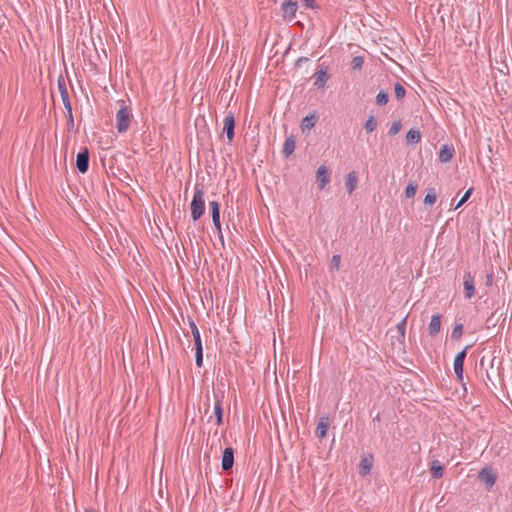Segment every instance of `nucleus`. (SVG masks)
<instances>
[{"label":"nucleus","instance_id":"38","mask_svg":"<svg viewBox=\"0 0 512 512\" xmlns=\"http://www.w3.org/2000/svg\"><path fill=\"white\" fill-rule=\"evenodd\" d=\"M62 102L67 111V114L72 113V106H71L70 98L63 100Z\"/></svg>","mask_w":512,"mask_h":512},{"label":"nucleus","instance_id":"2","mask_svg":"<svg viewBox=\"0 0 512 512\" xmlns=\"http://www.w3.org/2000/svg\"><path fill=\"white\" fill-rule=\"evenodd\" d=\"M191 216L194 221L200 219L205 211V199L203 188L199 185L194 187V195L190 204Z\"/></svg>","mask_w":512,"mask_h":512},{"label":"nucleus","instance_id":"44","mask_svg":"<svg viewBox=\"0 0 512 512\" xmlns=\"http://www.w3.org/2000/svg\"><path fill=\"white\" fill-rule=\"evenodd\" d=\"M493 316H494V313L490 317H488V319H487L488 323L492 320Z\"/></svg>","mask_w":512,"mask_h":512},{"label":"nucleus","instance_id":"15","mask_svg":"<svg viewBox=\"0 0 512 512\" xmlns=\"http://www.w3.org/2000/svg\"><path fill=\"white\" fill-rule=\"evenodd\" d=\"M373 465V457L370 455L369 457H363L359 464V470L361 475H367Z\"/></svg>","mask_w":512,"mask_h":512},{"label":"nucleus","instance_id":"41","mask_svg":"<svg viewBox=\"0 0 512 512\" xmlns=\"http://www.w3.org/2000/svg\"><path fill=\"white\" fill-rule=\"evenodd\" d=\"M485 284L487 286H492V284H493V273H488L486 275V282H485Z\"/></svg>","mask_w":512,"mask_h":512},{"label":"nucleus","instance_id":"28","mask_svg":"<svg viewBox=\"0 0 512 512\" xmlns=\"http://www.w3.org/2000/svg\"><path fill=\"white\" fill-rule=\"evenodd\" d=\"M394 91H395V96L398 100H401L405 97L406 90L400 83L397 82L395 84Z\"/></svg>","mask_w":512,"mask_h":512},{"label":"nucleus","instance_id":"30","mask_svg":"<svg viewBox=\"0 0 512 512\" xmlns=\"http://www.w3.org/2000/svg\"><path fill=\"white\" fill-rule=\"evenodd\" d=\"M364 59L362 56H355L351 61V67L354 70H360L363 66Z\"/></svg>","mask_w":512,"mask_h":512},{"label":"nucleus","instance_id":"12","mask_svg":"<svg viewBox=\"0 0 512 512\" xmlns=\"http://www.w3.org/2000/svg\"><path fill=\"white\" fill-rule=\"evenodd\" d=\"M358 174L356 171H351L346 176L345 186L349 194L353 193L357 188Z\"/></svg>","mask_w":512,"mask_h":512},{"label":"nucleus","instance_id":"43","mask_svg":"<svg viewBox=\"0 0 512 512\" xmlns=\"http://www.w3.org/2000/svg\"><path fill=\"white\" fill-rule=\"evenodd\" d=\"M189 325H190V328H191V332H193L194 329L197 328V326H196V324H195V322L193 320H190Z\"/></svg>","mask_w":512,"mask_h":512},{"label":"nucleus","instance_id":"17","mask_svg":"<svg viewBox=\"0 0 512 512\" xmlns=\"http://www.w3.org/2000/svg\"><path fill=\"white\" fill-rule=\"evenodd\" d=\"M295 150V139L293 136L288 137L283 145L282 153L284 157H289Z\"/></svg>","mask_w":512,"mask_h":512},{"label":"nucleus","instance_id":"7","mask_svg":"<svg viewBox=\"0 0 512 512\" xmlns=\"http://www.w3.org/2000/svg\"><path fill=\"white\" fill-rule=\"evenodd\" d=\"M234 464V449L227 447L223 451L221 467L224 471H228L233 467Z\"/></svg>","mask_w":512,"mask_h":512},{"label":"nucleus","instance_id":"13","mask_svg":"<svg viewBox=\"0 0 512 512\" xmlns=\"http://www.w3.org/2000/svg\"><path fill=\"white\" fill-rule=\"evenodd\" d=\"M329 427V418L321 417L315 430V435L322 439L326 436L327 429Z\"/></svg>","mask_w":512,"mask_h":512},{"label":"nucleus","instance_id":"11","mask_svg":"<svg viewBox=\"0 0 512 512\" xmlns=\"http://www.w3.org/2000/svg\"><path fill=\"white\" fill-rule=\"evenodd\" d=\"M315 82L314 85L318 88L323 87L326 82L329 79L327 67H321L316 73H315Z\"/></svg>","mask_w":512,"mask_h":512},{"label":"nucleus","instance_id":"42","mask_svg":"<svg viewBox=\"0 0 512 512\" xmlns=\"http://www.w3.org/2000/svg\"><path fill=\"white\" fill-rule=\"evenodd\" d=\"M192 335H193V339L200 337V332H199L198 328L194 329V331L192 332Z\"/></svg>","mask_w":512,"mask_h":512},{"label":"nucleus","instance_id":"33","mask_svg":"<svg viewBox=\"0 0 512 512\" xmlns=\"http://www.w3.org/2000/svg\"><path fill=\"white\" fill-rule=\"evenodd\" d=\"M471 193H472V188L468 189L465 192V194L463 195V197L460 198L459 202L454 206V210L461 207L469 199V197L471 196Z\"/></svg>","mask_w":512,"mask_h":512},{"label":"nucleus","instance_id":"5","mask_svg":"<svg viewBox=\"0 0 512 512\" xmlns=\"http://www.w3.org/2000/svg\"><path fill=\"white\" fill-rule=\"evenodd\" d=\"M76 167L79 172L86 173L89 169V151L84 148L77 154Z\"/></svg>","mask_w":512,"mask_h":512},{"label":"nucleus","instance_id":"40","mask_svg":"<svg viewBox=\"0 0 512 512\" xmlns=\"http://www.w3.org/2000/svg\"><path fill=\"white\" fill-rule=\"evenodd\" d=\"M213 224L215 228L217 229L218 233L221 234V223H220V216L218 218H212Z\"/></svg>","mask_w":512,"mask_h":512},{"label":"nucleus","instance_id":"27","mask_svg":"<svg viewBox=\"0 0 512 512\" xmlns=\"http://www.w3.org/2000/svg\"><path fill=\"white\" fill-rule=\"evenodd\" d=\"M209 207L211 210L212 218H218L220 216V205L217 201H210Z\"/></svg>","mask_w":512,"mask_h":512},{"label":"nucleus","instance_id":"8","mask_svg":"<svg viewBox=\"0 0 512 512\" xmlns=\"http://www.w3.org/2000/svg\"><path fill=\"white\" fill-rule=\"evenodd\" d=\"M464 293L467 299H471L475 294L474 278L470 272L464 274Z\"/></svg>","mask_w":512,"mask_h":512},{"label":"nucleus","instance_id":"26","mask_svg":"<svg viewBox=\"0 0 512 512\" xmlns=\"http://www.w3.org/2000/svg\"><path fill=\"white\" fill-rule=\"evenodd\" d=\"M416 191H417V184L415 182H410L405 189V196L407 198H412L415 196Z\"/></svg>","mask_w":512,"mask_h":512},{"label":"nucleus","instance_id":"9","mask_svg":"<svg viewBox=\"0 0 512 512\" xmlns=\"http://www.w3.org/2000/svg\"><path fill=\"white\" fill-rule=\"evenodd\" d=\"M316 180L320 190L324 189L325 186L330 182L328 170L325 166H320L316 172Z\"/></svg>","mask_w":512,"mask_h":512},{"label":"nucleus","instance_id":"18","mask_svg":"<svg viewBox=\"0 0 512 512\" xmlns=\"http://www.w3.org/2000/svg\"><path fill=\"white\" fill-rule=\"evenodd\" d=\"M430 471L435 479H439L443 476L444 468L438 460H434L431 463Z\"/></svg>","mask_w":512,"mask_h":512},{"label":"nucleus","instance_id":"32","mask_svg":"<svg viewBox=\"0 0 512 512\" xmlns=\"http://www.w3.org/2000/svg\"><path fill=\"white\" fill-rule=\"evenodd\" d=\"M406 324H407V316H405L399 323L396 325L397 331L400 333L401 337H405L406 332Z\"/></svg>","mask_w":512,"mask_h":512},{"label":"nucleus","instance_id":"16","mask_svg":"<svg viewBox=\"0 0 512 512\" xmlns=\"http://www.w3.org/2000/svg\"><path fill=\"white\" fill-rule=\"evenodd\" d=\"M479 479L486 483L488 486H493L496 481V476L487 469H482L479 472Z\"/></svg>","mask_w":512,"mask_h":512},{"label":"nucleus","instance_id":"6","mask_svg":"<svg viewBox=\"0 0 512 512\" xmlns=\"http://www.w3.org/2000/svg\"><path fill=\"white\" fill-rule=\"evenodd\" d=\"M472 345H468L466 346L461 352H459L455 359H454V363H453V366H454V372L455 374L459 377V378H462V375H463V364H464V360H465V357H466V353H467V350L469 348H471Z\"/></svg>","mask_w":512,"mask_h":512},{"label":"nucleus","instance_id":"21","mask_svg":"<svg viewBox=\"0 0 512 512\" xmlns=\"http://www.w3.org/2000/svg\"><path fill=\"white\" fill-rule=\"evenodd\" d=\"M214 413L216 416L217 425H221L222 419H223V407H222V401L220 399H216V401H215Z\"/></svg>","mask_w":512,"mask_h":512},{"label":"nucleus","instance_id":"14","mask_svg":"<svg viewBox=\"0 0 512 512\" xmlns=\"http://www.w3.org/2000/svg\"><path fill=\"white\" fill-rule=\"evenodd\" d=\"M454 155V148L452 146L444 145L439 152V160L442 163L449 162Z\"/></svg>","mask_w":512,"mask_h":512},{"label":"nucleus","instance_id":"22","mask_svg":"<svg viewBox=\"0 0 512 512\" xmlns=\"http://www.w3.org/2000/svg\"><path fill=\"white\" fill-rule=\"evenodd\" d=\"M58 90L60 92L62 101L65 99H69V93L66 87V83L62 77L58 79Z\"/></svg>","mask_w":512,"mask_h":512},{"label":"nucleus","instance_id":"35","mask_svg":"<svg viewBox=\"0 0 512 512\" xmlns=\"http://www.w3.org/2000/svg\"><path fill=\"white\" fill-rule=\"evenodd\" d=\"M340 255H333L332 261H331V267L333 269H338L340 264Z\"/></svg>","mask_w":512,"mask_h":512},{"label":"nucleus","instance_id":"3","mask_svg":"<svg viewBox=\"0 0 512 512\" xmlns=\"http://www.w3.org/2000/svg\"><path fill=\"white\" fill-rule=\"evenodd\" d=\"M223 132L226 134L229 142H232L234 139V129H235V118L232 112H228L223 120Z\"/></svg>","mask_w":512,"mask_h":512},{"label":"nucleus","instance_id":"36","mask_svg":"<svg viewBox=\"0 0 512 512\" xmlns=\"http://www.w3.org/2000/svg\"><path fill=\"white\" fill-rule=\"evenodd\" d=\"M303 4L310 9H314L317 7L315 0H302Z\"/></svg>","mask_w":512,"mask_h":512},{"label":"nucleus","instance_id":"4","mask_svg":"<svg viewBox=\"0 0 512 512\" xmlns=\"http://www.w3.org/2000/svg\"><path fill=\"white\" fill-rule=\"evenodd\" d=\"M281 9L283 12V18L285 20L292 21L296 16L298 4L296 1H285L282 3Z\"/></svg>","mask_w":512,"mask_h":512},{"label":"nucleus","instance_id":"20","mask_svg":"<svg viewBox=\"0 0 512 512\" xmlns=\"http://www.w3.org/2000/svg\"><path fill=\"white\" fill-rule=\"evenodd\" d=\"M406 139L408 143L417 144L421 141V133L419 130L412 128L407 132Z\"/></svg>","mask_w":512,"mask_h":512},{"label":"nucleus","instance_id":"19","mask_svg":"<svg viewBox=\"0 0 512 512\" xmlns=\"http://www.w3.org/2000/svg\"><path fill=\"white\" fill-rule=\"evenodd\" d=\"M316 122L317 117L314 114L304 117L301 123L302 130H310L315 126Z\"/></svg>","mask_w":512,"mask_h":512},{"label":"nucleus","instance_id":"37","mask_svg":"<svg viewBox=\"0 0 512 512\" xmlns=\"http://www.w3.org/2000/svg\"><path fill=\"white\" fill-rule=\"evenodd\" d=\"M195 351L203 350L201 337L194 338Z\"/></svg>","mask_w":512,"mask_h":512},{"label":"nucleus","instance_id":"25","mask_svg":"<svg viewBox=\"0 0 512 512\" xmlns=\"http://www.w3.org/2000/svg\"><path fill=\"white\" fill-rule=\"evenodd\" d=\"M462 334H463V324L456 323L452 330L451 338L454 340H458L461 338Z\"/></svg>","mask_w":512,"mask_h":512},{"label":"nucleus","instance_id":"29","mask_svg":"<svg viewBox=\"0 0 512 512\" xmlns=\"http://www.w3.org/2000/svg\"><path fill=\"white\" fill-rule=\"evenodd\" d=\"M388 102V93L385 91H380L376 96V103L380 106L387 104Z\"/></svg>","mask_w":512,"mask_h":512},{"label":"nucleus","instance_id":"1","mask_svg":"<svg viewBox=\"0 0 512 512\" xmlns=\"http://www.w3.org/2000/svg\"><path fill=\"white\" fill-rule=\"evenodd\" d=\"M117 103L119 104L120 108L116 113L115 127L117 129V132L122 134L127 132V130L129 129L133 115L131 108L126 105L124 100H118Z\"/></svg>","mask_w":512,"mask_h":512},{"label":"nucleus","instance_id":"23","mask_svg":"<svg viewBox=\"0 0 512 512\" xmlns=\"http://www.w3.org/2000/svg\"><path fill=\"white\" fill-rule=\"evenodd\" d=\"M377 127V121L373 115L369 116L364 124V129L367 133H372Z\"/></svg>","mask_w":512,"mask_h":512},{"label":"nucleus","instance_id":"24","mask_svg":"<svg viewBox=\"0 0 512 512\" xmlns=\"http://www.w3.org/2000/svg\"><path fill=\"white\" fill-rule=\"evenodd\" d=\"M437 196L434 188H429L428 193L424 198V203L426 205H433L436 202Z\"/></svg>","mask_w":512,"mask_h":512},{"label":"nucleus","instance_id":"39","mask_svg":"<svg viewBox=\"0 0 512 512\" xmlns=\"http://www.w3.org/2000/svg\"><path fill=\"white\" fill-rule=\"evenodd\" d=\"M67 126L69 129H73L74 127V119L72 113L67 114Z\"/></svg>","mask_w":512,"mask_h":512},{"label":"nucleus","instance_id":"34","mask_svg":"<svg viewBox=\"0 0 512 512\" xmlns=\"http://www.w3.org/2000/svg\"><path fill=\"white\" fill-rule=\"evenodd\" d=\"M195 363H196L197 367H202V365H203V350L196 351Z\"/></svg>","mask_w":512,"mask_h":512},{"label":"nucleus","instance_id":"31","mask_svg":"<svg viewBox=\"0 0 512 512\" xmlns=\"http://www.w3.org/2000/svg\"><path fill=\"white\" fill-rule=\"evenodd\" d=\"M401 128H402L401 121L400 120L394 121L389 128V134L391 136H394L400 132Z\"/></svg>","mask_w":512,"mask_h":512},{"label":"nucleus","instance_id":"10","mask_svg":"<svg viewBox=\"0 0 512 512\" xmlns=\"http://www.w3.org/2000/svg\"><path fill=\"white\" fill-rule=\"evenodd\" d=\"M441 328V316L440 314H435L431 317V321L429 323L428 331L431 337H435Z\"/></svg>","mask_w":512,"mask_h":512}]
</instances>
